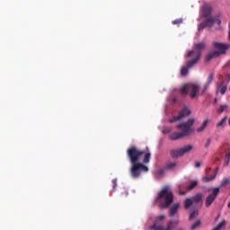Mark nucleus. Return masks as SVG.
<instances>
[{"label":"nucleus","mask_w":230,"mask_h":230,"mask_svg":"<svg viewBox=\"0 0 230 230\" xmlns=\"http://www.w3.org/2000/svg\"><path fill=\"white\" fill-rule=\"evenodd\" d=\"M127 155L128 159H129V163H131L130 175L133 179H139L142 172H148V167L145 164L150 163L152 154L146 153L145 150H139L135 146H132L127 149ZM141 155H144V164L139 162Z\"/></svg>","instance_id":"f257e3e1"},{"label":"nucleus","mask_w":230,"mask_h":230,"mask_svg":"<svg viewBox=\"0 0 230 230\" xmlns=\"http://www.w3.org/2000/svg\"><path fill=\"white\" fill-rule=\"evenodd\" d=\"M193 123H195V119L190 118L186 122H181L176 126V128L181 130V132H174L169 135V139L171 141H177V139H182L190 136L195 132V128H193Z\"/></svg>","instance_id":"f03ea898"},{"label":"nucleus","mask_w":230,"mask_h":230,"mask_svg":"<svg viewBox=\"0 0 230 230\" xmlns=\"http://www.w3.org/2000/svg\"><path fill=\"white\" fill-rule=\"evenodd\" d=\"M156 202H160V208L162 209H166V208H170V206H172L173 203V192L169 190L168 186L164 187L158 193Z\"/></svg>","instance_id":"7ed1b4c3"},{"label":"nucleus","mask_w":230,"mask_h":230,"mask_svg":"<svg viewBox=\"0 0 230 230\" xmlns=\"http://www.w3.org/2000/svg\"><path fill=\"white\" fill-rule=\"evenodd\" d=\"M213 46H214L215 49H217V50H216L212 53H209L206 57L207 62H209V60H211L212 58H217L220 57V55H224L226 53V51H227V49H229V48H230L229 43L214 42Z\"/></svg>","instance_id":"20e7f679"},{"label":"nucleus","mask_w":230,"mask_h":230,"mask_svg":"<svg viewBox=\"0 0 230 230\" xmlns=\"http://www.w3.org/2000/svg\"><path fill=\"white\" fill-rule=\"evenodd\" d=\"M191 150H193V146L188 145L180 149L171 150L170 155L172 159H179V157H182V155H184V154H190V152H191Z\"/></svg>","instance_id":"39448f33"},{"label":"nucleus","mask_w":230,"mask_h":230,"mask_svg":"<svg viewBox=\"0 0 230 230\" xmlns=\"http://www.w3.org/2000/svg\"><path fill=\"white\" fill-rule=\"evenodd\" d=\"M199 60H200V54L196 53V58H192V59L189 60L187 62L186 66L181 67V76H186V75H188L190 69H191V67H195V66H197V64H199Z\"/></svg>","instance_id":"423d86ee"},{"label":"nucleus","mask_w":230,"mask_h":230,"mask_svg":"<svg viewBox=\"0 0 230 230\" xmlns=\"http://www.w3.org/2000/svg\"><path fill=\"white\" fill-rule=\"evenodd\" d=\"M206 48V43H197L194 45V50L189 51L187 58H197V53L199 54V58L202 57V49Z\"/></svg>","instance_id":"0eeeda50"},{"label":"nucleus","mask_w":230,"mask_h":230,"mask_svg":"<svg viewBox=\"0 0 230 230\" xmlns=\"http://www.w3.org/2000/svg\"><path fill=\"white\" fill-rule=\"evenodd\" d=\"M191 114V111L188 107L184 106L182 110L180 111L178 116H174L172 119H170L168 121L169 123H175V121H181L183 118H186V116H190Z\"/></svg>","instance_id":"6e6552de"},{"label":"nucleus","mask_w":230,"mask_h":230,"mask_svg":"<svg viewBox=\"0 0 230 230\" xmlns=\"http://www.w3.org/2000/svg\"><path fill=\"white\" fill-rule=\"evenodd\" d=\"M218 193H220V188L216 187L213 189L212 193L209 194L206 198L205 206L206 208H209L213 202L217 199V197H218Z\"/></svg>","instance_id":"1a4fd4ad"},{"label":"nucleus","mask_w":230,"mask_h":230,"mask_svg":"<svg viewBox=\"0 0 230 230\" xmlns=\"http://www.w3.org/2000/svg\"><path fill=\"white\" fill-rule=\"evenodd\" d=\"M204 22L208 28H213L215 24H217L218 26L222 24V21H220V19L213 16H208Z\"/></svg>","instance_id":"9d476101"},{"label":"nucleus","mask_w":230,"mask_h":230,"mask_svg":"<svg viewBox=\"0 0 230 230\" xmlns=\"http://www.w3.org/2000/svg\"><path fill=\"white\" fill-rule=\"evenodd\" d=\"M190 100H195V98H197V96H199V91H200V85L199 84H190Z\"/></svg>","instance_id":"9b49d317"},{"label":"nucleus","mask_w":230,"mask_h":230,"mask_svg":"<svg viewBox=\"0 0 230 230\" xmlns=\"http://www.w3.org/2000/svg\"><path fill=\"white\" fill-rule=\"evenodd\" d=\"M163 220H164V216L161 215V216H158L156 217V219L155 220L153 226H151V229H154V230H164L163 229V226L161 225V222H163Z\"/></svg>","instance_id":"f8f14e48"},{"label":"nucleus","mask_w":230,"mask_h":230,"mask_svg":"<svg viewBox=\"0 0 230 230\" xmlns=\"http://www.w3.org/2000/svg\"><path fill=\"white\" fill-rule=\"evenodd\" d=\"M212 10H213V7H211V5L209 4L203 5L201 9L202 17H204L205 19H207L208 17H211Z\"/></svg>","instance_id":"ddd939ff"},{"label":"nucleus","mask_w":230,"mask_h":230,"mask_svg":"<svg viewBox=\"0 0 230 230\" xmlns=\"http://www.w3.org/2000/svg\"><path fill=\"white\" fill-rule=\"evenodd\" d=\"M214 78H215V75L213 74H209L207 83L204 84V87L201 90V95L204 94L206 91H208V87L211 85V83L213 82Z\"/></svg>","instance_id":"4468645a"},{"label":"nucleus","mask_w":230,"mask_h":230,"mask_svg":"<svg viewBox=\"0 0 230 230\" xmlns=\"http://www.w3.org/2000/svg\"><path fill=\"white\" fill-rule=\"evenodd\" d=\"M226 91H227V86L224 85V82H220L217 84V93H220V94H226Z\"/></svg>","instance_id":"2eb2a0df"},{"label":"nucleus","mask_w":230,"mask_h":230,"mask_svg":"<svg viewBox=\"0 0 230 230\" xmlns=\"http://www.w3.org/2000/svg\"><path fill=\"white\" fill-rule=\"evenodd\" d=\"M179 208H181V204L179 203L173 204L170 208L169 217H175V215L177 214V211H179Z\"/></svg>","instance_id":"dca6fc26"},{"label":"nucleus","mask_w":230,"mask_h":230,"mask_svg":"<svg viewBox=\"0 0 230 230\" xmlns=\"http://www.w3.org/2000/svg\"><path fill=\"white\" fill-rule=\"evenodd\" d=\"M190 84H183L182 86H181L180 94H181L182 96H188L190 93Z\"/></svg>","instance_id":"f3484780"},{"label":"nucleus","mask_w":230,"mask_h":230,"mask_svg":"<svg viewBox=\"0 0 230 230\" xmlns=\"http://www.w3.org/2000/svg\"><path fill=\"white\" fill-rule=\"evenodd\" d=\"M217 172H218V168H217V169L215 170L214 174H212L211 176H204V177H203V181H204V182H209V181H215V178L217 177Z\"/></svg>","instance_id":"a211bd4d"},{"label":"nucleus","mask_w":230,"mask_h":230,"mask_svg":"<svg viewBox=\"0 0 230 230\" xmlns=\"http://www.w3.org/2000/svg\"><path fill=\"white\" fill-rule=\"evenodd\" d=\"M191 199H192V202H194L195 204H199V202L202 201V194L198 193L195 196H193Z\"/></svg>","instance_id":"6ab92c4d"},{"label":"nucleus","mask_w":230,"mask_h":230,"mask_svg":"<svg viewBox=\"0 0 230 230\" xmlns=\"http://www.w3.org/2000/svg\"><path fill=\"white\" fill-rule=\"evenodd\" d=\"M177 226V222L169 221L166 227H163L164 230H172Z\"/></svg>","instance_id":"aec40b11"},{"label":"nucleus","mask_w":230,"mask_h":230,"mask_svg":"<svg viewBox=\"0 0 230 230\" xmlns=\"http://www.w3.org/2000/svg\"><path fill=\"white\" fill-rule=\"evenodd\" d=\"M193 206V200L191 199H186L184 201V208L190 209Z\"/></svg>","instance_id":"412c9836"},{"label":"nucleus","mask_w":230,"mask_h":230,"mask_svg":"<svg viewBox=\"0 0 230 230\" xmlns=\"http://www.w3.org/2000/svg\"><path fill=\"white\" fill-rule=\"evenodd\" d=\"M208 119H205L201 126L196 129L197 132H202L206 128V127H208Z\"/></svg>","instance_id":"4be33fe9"},{"label":"nucleus","mask_w":230,"mask_h":230,"mask_svg":"<svg viewBox=\"0 0 230 230\" xmlns=\"http://www.w3.org/2000/svg\"><path fill=\"white\" fill-rule=\"evenodd\" d=\"M198 184H199V181H190V184L189 186H187V190L190 191V190H193V188L197 187Z\"/></svg>","instance_id":"5701e85b"},{"label":"nucleus","mask_w":230,"mask_h":230,"mask_svg":"<svg viewBox=\"0 0 230 230\" xmlns=\"http://www.w3.org/2000/svg\"><path fill=\"white\" fill-rule=\"evenodd\" d=\"M175 166H177V163L175 162H171L166 165V169L167 170H173V168H175Z\"/></svg>","instance_id":"b1692460"},{"label":"nucleus","mask_w":230,"mask_h":230,"mask_svg":"<svg viewBox=\"0 0 230 230\" xmlns=\"http://www.w3.org/2000/svg\"><path fill=\"white\" fill-rule=\"evenodd\" d=\"M226 120H227V117H225L219 122H217V128H220V127H222Z\"/></svg>","instance_id":"393cba45"},{"label":"nucleus","mask_w":230,"mask_h":230,"mask_svg":"<svg viewBox=\"0 0 230 230\" xmlns=\"http://www.w3.org/2000/svg\"><path fill=\"white\" fill-rule=\"evenodd\" d=\"M226 109H227V104H222L219 109H217V112L219 114H222V112H224V111H226Z\"/></svg>","instance_id":"a878e982"},{"label":"nucleus","mask_w":230,"mask_h":230,"mask_svg":"<svg viewBox=\"0 0 230 230\" xmlns=\"http://www.w3.org/2000/svg\"><path fill=\"white\" fill-rule=\"evenodd\" d=\"M224 226H226V222L222 221L215 228H213L212 230H220V229H222V227H224Z\"/></svg>","instance_id":"bb28decb"},{"label":"nucleus","mask_w":230,"mask_h":230,"mask_svg":"<svg viewBox=\"0 0 230 230\" xmlns=\"http://www.w3.org/2000/svg\"><path fill=\"white\" fill-rule=\"evenodd\" d=\"M204 28H208V25L206 24V22H201L199 25L198 30H199V31H202L204 30Z\"/></svg>","instance_id":"cd10ccee"},{"label":"nucleus","mask_w":230,"mask_h":230,"mask_svg":"<svg viewBox=\"0 0 230 230\" xmlns=\"http://www.w3.org/2000/svg\"><path fill=\"white\" fill-rule=\"evenodd\" d=\"M195 217H199V211L195 210L193 211L190 217H189V220H193V218H195Z\"/></svg>","instance_id":"c85d7f7f"},{"label":"nucleus","mask_w":230,"mask_h":230,"mask_svg":"<svg viewBox=\"0 0 230 230\" xmlns=\"http://www.w3.org/2000/svg\"><path fill=\"white\" fill-rule=\"evenodd\" d=\"M197 227H200V220H199V221H197L196 223H194V224L191 226L190 229H191V230H194V229H197Z\"/></svg>","instance_id":"c756f323"},{"label":"nucleus","mask_w":230,"mask_h":230,"mask_svg":"<svg viewBox=\"0 0 230 230\" xmlns=\"http://www.w3.org/2000/svg\"><path fill=\"white\" fill-rule=\"evenodd\" d=\"M182 22H183L182 18H179V19L172 21V24H182Z\"/></svg>","instance_id":"7c9ffc66"},{"label":"nucleus","mask_w":230,"mask_h":230,"mask_svg":"<svg viewBox=\"0 0 230 230\" xmlns=\"http://www.w3.org/2000/svg\"><path fill=\"white\" fill-rule=\"evenodd\" d=\"M227 184H229V179L226 178L222 181L221 182V186L224 187V186H227Z\"/></svg>","instance_id":"2f4dec72"},{"label":"nucleus","mask_w":230,"mask_h":230,"mask_svg":"<svg viewBox=\"0 0 230 230\" xmlns=\"http://www.w3.org/2000/svg\"><path fill=\"white\" fill-rule=\"evenodd\" d=\"M164 134H170V132H172V128H166L163 130Z\"/></svg>","instance_id":"473e14b6"},{"label":"nucleus","mask_w":230,"mask_h":230,"mask_svg":"<svg viewBox=\"0 0 230 230\" xmlns=\"http://www.w3.org/2000/svg\"><path fill=\"white\" fill-rule=\"evenodd\" d=\"M209 145H211V138H208L207 140V143L205 144V148H208L209 147Z\"/></svg>","instance_id":"72a5a7b5"},{"label":"nucleus","mask_w":230,"mask_h":230,"mask_svg":"<svg viewBox=\"0 0 230 230\" xmlns=\"http://www.w3.org/2000/svg\"><path fill=\"white\" fill-rule=\"evenodd\" d=\"M112 184H113L112 186L113 190H116V186H118L116 180H112Z\"/></svg>","instance_id":"f704fd0d"},{"label":"nucleus","mask_w":230,"mask_h":230,"mask_svg":"<svg viewBox=\"0 0 230 230\" xmlns=\"http://www.w3.org/2000/svg\"><path fill=\"white\" fill-rule=\"evenodd\" d=\"M194 166L195 168H200V162H195Z\"/></svg>","instance_id":"c9c22d12"},{"label":"nucleus","mask_w":230,"mask_h":230,"mask_svg":"<svg viewBox=\"0 0 230 230\" xmlns=\"http://www.w3.org/2000/svg\"><path fill=\"white\" fill-rule=\"evenodd\" d=\"M158 175L160 177H163V175H164V171H163V170L158 171Z\"/></svg>","instance_id":"e433bc0d"},{"label":"nucleus","mask_w":230,"mask_h":230,"mask_svg":"<svg viewBox=\"0 0 230 230\" xmlns=\"http://www.w3.org/2000/svg\"><path fill=\"white\" fill-rule=\"evenodd\" d=\"M210 170H211V167L207 168L206 169V173H209Z\"/></svg>","instance_id":"4c0bfd02"},{"label":"nucleus","mask_w":230,"mask_h":230,"mask_svg":"<svg viewBox=\"0 0 230 230\" xmlns=\"http://www.w3.org/2000/svg\"><path fill=\"white\" fill-rule=\"evenodd\" d=\"M186 194V192H184V191H180V195H185Z\"/></svg>","instance_id":"58836bf2"},{"label":"nucleus","mask_w":230,"mask_h":230,"mask_svg":"<svg viewBox=\"0 0 230 230\" xmlns=\"http://www.w3.org/2000/svg\"><path fill=\"white\" fill-rule=\"evenodd\" d=\"M227 155L228 161H229V159H230V153L228 155Z\"/></svg>","instance_id":"ea45409f"},{"label":"nucleus","mask_w":230,"mask_h":230,"mask_svg":"<svg viewBox=\"0 0 230 230\" xmlns=\"http://www.w3.org/2000/svg\"><path fill=\"white\" fill-rule=\"evenodd\" d=\"M228 208H230V202L228 203Z\"/></svg>","instance_id":"a19ab883"},{"label":"nucleus","mask_w":230,"mask_h":230,"mask_svg":"<svg viewBox=\"0 0 230 230\" xmlns=\"http://www.w3.org/2000/svg\"><path fill=\"white\" fill-rule=\"evenodd\" d=\"M215 103H217V99H215Z\"/></svg>","instance_id":"79ce46f5"},{"label":"nucleus","mask_w":230,"mask_h":230,"mask_svg":"<svg viewBox=\"0 0 230 230\" xmlns=\"http://www.w3.org/2000/svg\"><path fill=\"white\" fill-rule=\"evenodd\" d=\"M230 26V25H229Z\"/></svg>","instance_id":"37998d69"}]
</instances>
